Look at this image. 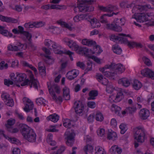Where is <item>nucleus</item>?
Listing matches in <instances>:
<instances>
[{
    "mask_svg": "<svg viewBox=\"0 0 154 154\" xmlns=\"http://www.w3.org/2000/svg\"><path fill=\"white\" fill-rule=\"evenodd\" d=\"M27 72L30 80L27 78V75L25 73L18 72H12L9 75L11 80L5 79V84L8 86L13 85L19 87L29 85L31 87H33L35 89H37L39 86V82L34 79V75L30 71Z\"/></svg>",
    "mask_w": 154,
    "mask_h": 154,
    "instance_id": "nucleus-1",
    "label": "nucleus"
},
{
    "mask_svg": "<svg viewBox=\"0 0 154 154\" xmlns=\"http://www.w3.org/2000/svg\"><path fill=\"white\" fill-rule=\"evenodd\" d=\"M106 91L110 94L109 100L111 103L119 102L124 98L121 88L117 87L114 88L112 85L108 84L106 85Z\"/></svg>",
    "mask_w": 154,
    "mask_h": 154,
    "instance_id": "nucleus-2",
    "label": "nucleus"
},
{
    "mask_svg": "<svg viewBox=\"0 0 154 154\" xmlns=\"http://www.w3.org/2000/svg\"><path fill=\"white\" fill-rule=\"evenodd\" d=\"M149 5L143 6L142 5H137L134 7L132 10L133 13L135 12L133 16L132 19H135L140 22H144L149 21L151 17L147 14L144 13H139L143 10H147L148 9L151 8Z\"/></svg>",
    "mask_w": 154,
    "mask_h": 154,
    "instance_id": "nucleus-3",
    "label": "nucleus"
},
{
    "mask_svg": "<svg viewBox=\"0 0 154 154\" xmlns=\"http://www.w3.org/2000/svg\"><path fill=\"white\" fill-rule=\"evenodd\" d=\"M19 127L21 128L20 131L24 138L30 142H35L36 134L30 127L22 124H20Z\"/></svg>",
    "mask_w": 154,
    "mask_h": 154,
    "instance_id": "nucleus-4",
    "label": "nucleus"
},
{
    "mask_svg": "<svg viewBox=\"0 0 154 154\" xmlns=\"http://www.w3.org/2000/svg\"><path fill=\"white\" fill-rule=\"evenodd\" d=\"M129 37L131 39H133V37L131 36L129 34H125L121 33L119 34V36H117L114 35H112L110 37V39L113 41L118 40L120 41L125 44L128 46L130 48L135 47V42L133 41H129L126 39V37Z\"/></svg>",
    "mask_w": 154,
    "mask_h": 154,
    "instance_id": "nucleus-5",
    "label": "nucleus"
},
{
    "mask_svg": "<svg viewBox=\"0 0 154 154\" xmlns=\"http://www.w3.org/2000/svg\"><path fill=\"white\" fill-rule=\"evenodd\" d=\"M134 137L135 141L138 142H144L146 138L144 129L140 127L135 128L134 131Z\"/></svg>",
    "mask_w": 154,
    "mask_h": 154,
    "instance_id": "nucleus-6",
    "label": "nucleus"
},
{
    "mask_svg": "<svg viewBox=\"0 0 154 154\" xmlns=\"http://www.w3.org/2000/svg\"><path fill=\"white\" fill-rule=\"evenodd\" d=\"M47 86L50 94L53 99L57 101H61L62 98L61 97L57 98L56 95L60 92V88L57 85L51 86L50 82L47 83Z\"/></svg>",
    "mask_w": 154,
    "mask_h": 154,
    "instance_id": "nucleus-7",
    "label": "nucleus"
},
{
    "mask_svg": "<svg viewBox=\"0 0 154 154\" xmlns=\"http://www.w3.org/2000/svg\"><path fill=\"white\" fill-rule=\"evenodd\" d=\"M63 42H65L71 49H74L76 53L79 54L83 55L84 47L79 46L76 42L71 40L67 38H64L63 40Z\"/></svg>",
    "mask_w": 154,
    "mask_h": 154,
    "instance_id": "nucleus-8",
    "label": "nucleus"
},
{
    "mask_svg": "<svg viewBox=\"0 0 154 154\" xmlns=\"http://www.w3.org/2000/svg\"><path fill=\"white\" fill-rule=\"evenodd\" d=\"M78 6L79 11L85 12L86 11H91L93 10V8L88 7L87 3L92 4L95 1V0H78Z\"/></svg>",
    "mask_w": 154,
    "mask_h": 154,
    "instance_id": "nucleus-9",
    "label": "nucleus"
},
{
    "mask_svg": "<svg viewBox=\"0 0 154 154\" xmlns=\"http://www.w3.org/2000/svg\"><path fill=\"white\" fill-rule=\"evenodd\" d=\"M114 65L113 63H108L105 65L104 67L100 68L99 70L106 77L110 79H114V77H113V72H110L107 71L108 69H109L112 71L113 66Z\"/></svg>",
    "mask_w": 154,
    "mask_h": 154,
    "instance_id": "nucleus-10",
    "label": "nucleus"
},
{
    "mask_svg": "<svg viewBox=\"0 0 154 154\" xmlns=\"http://www.w3.org/2000/svg\"><path fill=\"white\" fill-rule=\"evenodd\" d=\"M83 51L84 53L83 55H93L94 54L98 55L102 52L103 50L100 46L97 45L92 49H88L84 47Z\"/></svg>",
    "mask_w": 154,
    "mask_h": 154,
    "instance_id": "nucleus-11",
    "label": "nucleus"
},
{
    "mask_svg": "<svg viewBox=\"0 0 154 154\" xmlns=\"http://www.w3.org/2000/svg\"><path fill=\"white\" fill-rule=\"evenodd\" d=\"M45 45L49 46L52 45V49H51L55 54H63L64 52L61 49V46L54 42H52L51 40L47 39L45 41Z\"/></svg>",
    "mask_w": 154,
    "mask_h": 154,
    "instance_id": "nucleus-12",
    "label": "nucleus"
},
{
    "mask_svg": "<svg viewBox=\"0 0 154 154\" xmlns=\"http://www.w3.org/2000/svg\"><path fill=\"white\" fill-rule=\"evenodd\" d=\"M24 106L23 108L24 111L28 112L32 110L34 108V104L31 100L27 97H24L23 99Z\"/></svg>",
    "mask_w": 154,
    "mask_h": 154,
    "instance_id": "nucleus-13",
    "label": "nucleus"
},
{
    "mask_svg": "<svg viewBox=\"0 0 154 154\" xmlns=\"http://www.w3.org/2000/svg\"><path fill=\"white\" fill-rule=\"evenodd\" d=\"M66 143L68 146H71L74 142L75 134L72 131H67L65 134Z\"/></svg>",
    "mask_w": 154,
    "mask_h": 154,
    "instance_id": "nucleus-14",
    "label": "nucleus"
},
{
    "mask_svg": "<svg viewBox=\"0 0 154 154\" xmlns=\"http://www.w3.org/2000/svg\"><path fill=\"white\" fill-rule=\"evenodd\" d=\"M27 48L26 45H23L20 43H18L16 45L10 44L8 46V50L12 51H22L25 49Z\"/></svg>",
    "mask_w": 154,
    "mask_h": 154,
    "instance_id": "nucleus-15",
    "label": "nucleus"
},
{
    "mask_svg": "<svg viewBox=\"0 0 154 154\" xmlns=\"http://www.w3.org/2000/svg\"><path fill=\"white\" fill-rule=\"evenodd\" d=\"M114 66H113L112 71L113 72V77L117 74H121L123 72L125 69V67L122 64L119 63L116 64L113 63Z\"/></svg>",
    "mask_w": 154,
    "mask_h": 154,
    "instance_id": "nucleus-16",
    "label": "nucleus"
},
{
    "mask_svg": "<svg viewBox=\"0 0 154 154\" xmlns=\"http://www.w3.org/2000/svg\"><path fill=\"white\" fill-rule=\"evenodd\" d=\"M75 112L80 116L82 115L84 112V107L83 104L80 101H77L74 103Z\"/></svg>",
    "mask_w": 154,
    "mask_h": 154,
    "instance_id": "nucleus-17",
    "label": "nucleus"
},
{
    "mask_svg": "<svg viewBox=\"0 0 154 154\" xmlns=\"http://www.w3.org/2000/svg\"><path fill=\"white\" fill-rule=\"evenodd\" d=\"M4 137L7 139L9 142L12 143H15L17 144H19L20 143V142L18 140L15 138H11L5 135L4 134V131L0 130V142H2V139Z\"/></svg>",
    "mask_w": 154,
    "mask_h": 154,
    "instance_id": "nucleus-18",
    "label": "nucleus"
},
{
    "mask_svg": "<svg viewBox=\"0 0 154 154\" xmlns=\"http://www.w3.org/2000/svg\"><path fill=\"white\" fill-rule=\"evenodd\" d=\"M79 73V71L73 69L68 71L66 74V78L69 80H72L77 77Z\"/></svg>",
    "mask_w": 154,
    "mask_h": 154,
    "instance_id": "nucleus-19",
    "label": "nucleus"
},
{
    "mask_svg": "<svg viewBox=\"0 0 154 154\" xmlns=\"http://www.w3.org/2000/svg\"><path fill=\"white\" fill-rule=\"evenodd\" d=\"M89 17V16L86 14H77L73 17V20L74 23H78L84 19L88 20Z\"/></svg>",
    "mask_w": 154,
    "mask_h": 154,
    "instance_id": "nucleus-20",
    "label": "nucleus"
},
{
    "mask_svg": "<svg viewBox=\"0 0 154 154\" xmlns=\"http://www.w3.org/2000/svg\"><path fill=\"white\" fill-rule=\"evenodd\" d=\"M150 115L149 110L146 109H143L139 112V116L142 120H146L148 119Z\"/></svg>",
    "mask_w": 154,
    "mask_h": 154,
    "instance_id": "nucleus-21",
    "label": "nucleus"
},
{
    "mask_svg": "<svg viewBox=\"0 0 154 154\" xmlns=\"http://www.w3.org/2000/svg\"><path fill=\"white\" fill-rule=\"evenodd\" d=\"M107 138L112 140H115L118 138L117 133L112 129L109 130L107 133Z\"/></svg>",
    "mask_w": 154,
    "mask_h": 154,
    "instance_id": "nucleus-22",
    "label": "nucleus"
},
{
    "mask_svg": "<svg viewBox=\"0 0 154 154\" xmlns=\"http://www.w3.org/2000/svg\"><path fill=\"white\" fill-rule=\"evenodd\" d=\"M96 78L98 81L102 84L107 85L109 84L108 81L107 79L104 78L103 76L100 74H97Z\"/></svg>",
    "mask_w": 154,
    "mask_h": 154,
    "instance_id": "nucleus-23",
    "label": "nucleus"
},
{
    "mask_svg": "<svg viewBox=\"0 0 154 154\" xmlns=\"http://www.w3.org/2000/svg\"><path fill=\"white\" fill-rule=\"evenodd\" d=\"M106 28L111 29L116 31L120 32L122 31V27L119 25H116L114 23V22L111 24H107Z\"/></svg>",
    "mask_w": 154,
    "mask_h": 154,
    "instance_id": "nucleus-24",
    "label": "nucleus"
},
{
    "mask_svg": "<svg viewBox=\"0 0 154 154\" xmlns=\"http://www.w3.org/2000/svg\"><path fill=\"white\" fill-rule=\"evenodd\" d=\"M110 109L112 113H115L119 116H122L120 114L121 108L116 104H112L110 108Z\"/></svg>",
    "mask_w": 154,
    "mask_h": 154,
    "instance_id": "nucleus-25",
    "label": "nucleus"
},
{
    "mask_svg": "<svg viewBox=\"0 0 154 154\" xmlns=\"http://www.w3.org/2000/svg\"><path fill=\"white\" fill-rule=\"evenodd\" d=\"M118 14V13H115L113 12L112 14H103L101 16L100 18V21L102 23L105 24V27L106 28V25L107 24H108L107 23V21L106 19V17L108 16L109 17H111L114 14L116 15Z\"/></svg>",
    "mask_w": 154,
    "mask_h": 154,
    "instance_id": "nucleus-26",
    "label": "nucleus"
},
{
    "mask_svg": "<svg viewBox=\"0 0 154 154\" xmlns=\"http://www.w3.org/2000/svg\"><path fill=\"white\" fill-rule=\"evenodd\" d=\"M110 152L112 154H120L122 152V149L118 146L114 145L111 147Z\"/></svg>",
    "mask_w": 154,
    "mask_h": 154,
    "instance_id": "nucleus-27",
    "label": "nucleus"
},
{
    "mask_svg": "<svg viewBox=\"0 0 154 154\" xmlns=\"http://www.w3.org/2000/svg\"><path fill=\"white\" fill-rule=\"evenodd\" d=\"M18 28L19 33L25 36L28 40L30 41L32 37L31 34L27 32H24L23 28L21 26H19Z\"/></svg>",
    "mask_w": 154,
    "mask_h": 154,
    "instance_id": "nucleus-28",
    "label": "nucleus"
},
{
    "mask_svg": "<svg viewBox=\"0 0 154 154\" xmlns=\"http://www.w3.org/2000/svg\"><path fill=\"white\" fill-rule=\"evenodd\" d=\"M88 20L90 21L91 26L92 28H98L100 26V23L96 18H93V19H91V20H89V19H90V16Z\"/></svg>",
    "mask_w": 154,
    "mask_h": 154,
    "instance_id": "nucleus-29",
    "label": "nucleus"
},
{
    "mask_svg": "<svg viewBox=\"0 0 154 154\" xmlns=\"http://www.w3.org/2000/svg\"><path fill=\"white\" fill-rule=\"evenodd\" d=\"M82 44L84 45L88 46L96 45V42L94 41L87 39H84L82 40Z\"/></svg>",
    "mask_w": 154,
    "mask_h": 154,
    "instance_id": "nucleus-30",
    "label": "nucleus"
},
{
    "mask_svg": "<svg viewBox=\"0 0 154 154\" xmlns=\"http://www.w3.org/2000/svg\"><path fill=\"white\" fill-rule=\"evenodd\" d=\"M118 83L125 87H128L131 84L130 80L125 78L119 79L118 81Z\"/></svg>",
    "mask_w": 154,
    "mask_h": 154,
    "instance_id": "nucleus-31",
    "label": "nucleus"
},
{
    "mask_svg": "<svg viewBox=\"0 0 154 154\" xmlns=\"http://www.w3.org/2000/svg\"><path fill=\"white\" fill-rule=\"evenodd\" d=\"M0 33L3 35L8 37H11L13 36L12 33L8 30L4 29V27L0 26Z\"/></svg>",
    "mask_w": 154,
    "mask_h": 154,
    "instance_id": "nucleus-32",
    "label": "nucleus"
},
{
    "mask_svg": "<svg viewBox=\"0 0 154 154\" xmlns=\"http://www.w3.org/2000/svg\"><path fill=\"white\" fill-rule=\"evenodd\" d=\"M0 20L3 21H5L7 22H12L16 23L17 22V20L11 18L5 17L0 14Z\"/></svg>",
    "mask_w": 154,
    "mask_h": 154,
    "instance_id": "nucleus-33",
    "label": "nucleus"
},
{
    "mask_svg": "<svg viewBox=\"0 0 154 154\" xmlns=\"http://www.w3.org/2000/svg\"><path fill=\"white\" fill-rule=\"evenodd\" d=\"M63 96L65 99L68 100L70 99V91L69 88L65 87L63 89Z\"/></svg>",
    "mask_w": 154,
    "mask_h": 154,
    "instance_id": "nucleus-34",
    "label": "nucleus"
},
{
    "mask_svg": "<svg viewBox=\"0 0 154 154\" xmlns=\"http://www.w3.org/2000/svg\"><path fill=\"white\" fill-rule=\"evenodd\" d=\"M57 23L62 27L66 28L70 30H72V28L71 26L68 23L62 20H60L57 21Z\"/></svg>",
    "mask_w": 154,
    "mask_h": 154,
    "instance_id": "nucleus-35",
    "label": "nucleus"
},
{
    "mask_svg": "<svg viewBox=\"0 0 154 154\" xmlns=\"http://www.w3.org/2000/svg\"><path fill=\"white\" fill-rule=\"evenodd\" d=\"M48 120H50L54 122H57L59 119V116L55 114H54L48 116L47 118Z\"/></svg>",
    "mask_w": 154,
    "mask_h": 154,
    "instance_id": "nucleus-36",
    "label": "nucleus"
},
{
    "mask_svg": "<svg viewBox=\"0 0 154 154\" xmlns=\"http://www.w3.org/2000/svg\"><path fill=\"white\" fill-rule=\"evenodd\" d=\"M100 9L103 11L105 12H112L115 11L116 9H117L116 7L111 6L108 7H105L103 6H100L99 7Z\"/></svg>",
    "mask_w": 154,
    "mask_h": 154,
    "instance_id": "nucleus-37",
    "label": "nucleus"
},
{
    "mask_svg": "<svg viewBox=\"0 0 154 154\" xmlns=\"http://www.w3.org/2000/svg\"><path fill=\"white\" fill-rule=\"evenodd\" d=\"M143 85L141 82L137 80L134 81L132 84L133 88L136 90H139L142 86Z\"/></svg>",
    "mask_w": 154,
    "mask_h": 154,
    "instance_id": "nucleus-38",
    "label": "nucleus"
},
{
    "mask_svg": "<svg viewBox=\"0 0 154 154\" xmlns=\"http://www.w3.org/2000/svg\"><path fill=\"white\" fill-rule=\"evenodd\" d=\"M83 150L86 154L92 153L94 150V147L91 145H87L84 147Z\"/></svg>",
    "mask_w": 154,
    "mask_h": 154,
    "instance_id": "nucleus-39",
    "label": "nucleus"
},
{
    "mask_svg": "<svg viewBox=\"0 0 154 154\" xmlns=\"http://www.w3.org/2000/svg\"><path fill=\"white\" fill-rule=\"evenodd\" d=\"M15 122V120L12 119H10L7 121L5 126L8 131L11 129L12 127V126L14 124Z\"/></svg>",
    "mask_w": 154,
    "mask_h": 154,
    "instance_id": "nucleus-40",
    "label": "nucleus"
},
{
    "mask_svg": "<svg viewBox=\"0 0 154 154\" xmlns=\"http://www.w3.org/2000/svg\"><path fill=\"white\" fill-rule=\"evenodd\" d=\"M38 69L41 75L45 76L46 75L45 68L43 63L40 62L38 63Z\"/></svg>",
    "mask_w": 154,
    "mask_h": 154,
    "instance_id": "nucleus-41",
    "label": "nucleus"
},
{
    "mask_svg": "<svg viewBox=\"0 0 154 154\" xmlns=\"http://www.w3.org/2000/svg\"><path fill=\"white\" fill-rule=\"evenodd\" d=\"M119 128L120 129V133L122 134H124L128 129L127 125L124 123L121 124L119 126Z\"/></svg>",
    "mask_w": 154,
    "mask_h": 154,
    "instance_id": "nucleus-42",
    "label": "nucleus"
},
{
    "mask_svg": "<svg viewBox=\"0 0 154 154\" xmlns=\"http://www.w3.org/2000/svg\"><path fill=\"white\" fill-rule=\"evenodd\" d=\"M126 22V20L124 18L120 19H116L114 21V23L116 25H120L122 26H124Z\"/></svg>",
    "mask_w": 154,
    "mask_h": 154,
    "instance_id": "nucleus-43",
    "label": "nucleus"
},
{
    "mask_svg": "<svg viewBox=\"0 0 154 154\" xmlns=\"http://www.w3.org/2000/svg\"><path fill=\"white\" fill-rule=\"evenodd\" d=\"M22 64L23 66L27 67H28L33 70L34 72V73L35 75H37L38 72L37 69L36 68L33 67L31 65H30L26 61L22 62Z\"/></svg>",
    "mask_w": 154,
    "mask_h": 154,
    "instance_id": "nucleus-44",
    "label": "nucleus"
},
{
    "mask_svg": "<svg viewBox=\"0 0 154 154\" xmlns=\"http://www.w3.org/2000/svg\"><path fill=\"white\" fill-rule=\"evenodd\" d=\"M88 58L91 59L96 63L101 64L102 63V60L94 55H85Z\"/></svg>",
    "mask_w": 154,
    "mask_h": 154,
    "instance_id": "nucleus-45",
    "label": "nucleus"
},
{
    "mask_svg": "<svg viewBox=\"0 0 154 154\" xmlns=\"http://www.w3.org/2000/svg\"><path fill=\"white\" fill-rule=\"evenodd\" d=\"M51 9H55L57 10H61L66 9V6L64 5H50Z\"/></svg>",
    "mask_w": 154,
    "mask_h": 154,
    "instance_id": "nucleus-46",
    "label": "nucleus"
},
{
    "mask_svg": "<svg viewBox=\"0 0 154 154\" xmlns=\"http://www.w3.org/2000/svg\"><path fill=\"white\" fill-rule=\"evenodd\" d=\"M112 50L116 54H121L122 50L117 45H113L112 47Z\"/></svg>",
    "mask_w": 154,
    "mask_h": 154,
    "instance_id": "nucleus-47",
    "label": "nucleus"
},
{
    "mask_svg": "<svg viewBox=\"0 0 154 154\" xmlns=\"http://www.w3.org/2000/svg\"><path fill=\"white\" fill-rule=\"evenodd\" d=\"M53 136L51 134H49L47 138V142L51 145L54 146L56 144L55 141L52 140Z\"/></svg>",
    "mask_w": 154,
    "mask_h": 154,
    "instance_id": "nucleus-48",
    "label": "nucleus"
},
{
    "mask_svg": "<svg viewBox=\"0 0 154 154\" xmlns=\"http://www.w3.org/2000/svg\"><path fill=\"white\" fill-rule=\"evenodd\" d=\"M97 95L98 92L97 91H91L89 94V97L88 98V100L94 99H95V97H96Z\"/></svg>",
    "mask_w": 154,
    "mask_h": 154,
    "instance_id": "nucleus-49",
    "label": "nucleus"
},
{
    "mask_svg": "<svg viewBox=\"0 0 154 154\" xmlns=\"http://www.w3.org/2000/svg\"><path fill=\"white\" fill-rule=\"evenodd\" d=\"M95 119L97 121L101 122L104 120V117L102 114L100 112H97L95 115Z\"/></svg>",
    "mask_w": 154,
    "mask_h": 154,
    "instance_id": "nucleus-50",
    "label": "nucleus"
},
{
    "mask_svg": "<svg viewBox=\"0 0 154 154\" xmlns=\"http://www.w3.org/2000/svg\"><path fill=\"white\" fill-rule=\"evenodd\" d=\"M97 133L98 136L103 137L105 135V129L103 128H99L97 130Z\"/></svg>",
    "mask_w": 154,
    "mask_h": 154,
    "instance_id": "nucleus-51",
    "label": "nucleus"
},
{
    "mask_svg": "<svg viewBox=\"0 0 154 154\" xmlns=\"http://www.w3.org/2000/svg\"><path fill=\"white\" fill-rule=\"evenodd\" d=\"M71 121L68 119H64L63 120V125L67 128H69L72 126Z\"/></svg>",
    "mask_w": 154,
    "mask_h": 154,
    "instance_id": "nucleus-52",
    "label": "nucleus"
},
{
    "mask_svg": "<svg viewBox=\"0 0 154 154\" xmlns=\"http://www.w3.org/2000/svg\"><path fill=\"white\" fill-rule=\"evenodd\" d=\"M95 154H106L105 151L102 148L97 146L95 148Z\"/></svg>",
    "mask_w": 154,
    "mask_h": 154,
    "instance_id": "nucleus-53",
    "label": "nucleus"
},
{
    "mask_svg": "<svg viewBox=\"0 0 154 154\" xmlns=\"http://www.w3.org/2000/svg\"><path fill=\"white\" fill-rule=\"evenodd\" d=\"M110 125L113 128H117V122L116 119L115 118L112 119L110 120Z\"/></svg>",
    "mask_w": 154,
    "mask_h": 154,
    "instance_id": "nucleus-54",
    "label": "nucleus"
},
{
    "mask_svg": "<svg viewBox=\"0 0 154 154\" xmlns=\"http://www.w3.org/2000/svg\"><path fill=\"white\" fill-rule=\"evenodd\" d=\"M150 69L149 68H146L142 69L141 71V74L143 76L148 77Z\"/></svg>",
    "mask_w": 154,
    "mask_h": 154,
    "instance_id": "nucleus-55",
    "label": "nucleus"
},
{
    "mask_svg": "<svg viewBox=\"0 0 154 154\" xmlns=\"http://www.w3.org/2000/svg\"><path fill=\"white\" fill-rule=\"evenodd\" d=\"M4 102L6 105L12 107L14 105V102L11 97L9 98V99L5 101Z\"/></svg>",
    "mask_w": 154,
    "mask_h": 154,
    "instance_id": "nucleus-56",
    "label": "nucleus"
},
{
    "mask_svg": "<svg viewBox=\"0 0 154 154\" xmlns=\"http://www.w3.org/2000/svg\"><path fill=\"white\" fill-rule=\"evenodd\" d=\"M142 60L144 63L148 66H150L152 65V63L150 60L147 57L144 56L143 57Z\"/></svg>",
    "mask_w": 154,
    "mask_h": 154,
    "instance_id": "nucleus-57",
    "label": "nucleus"
},
{
    "mask_svg": "<svg viewBox=\"0 0 154 154\" xmlns=\"http://www.w3.org/2000/svg\"><path fill=\"white\" fill-rule=\"evenodd\" d=\"M2 98L4 102L11 98L9 95L7 93L3 92L2 95Z\"/></svg>",
    "mask_w": 154,
    "mask_h": 154,
    "instance_id": "nucleus-58",
    "label": "nucleus"
},
{
    "mask_svg": "<svg viewBox=\"0 0 154 154\" xmlns=\"http://www.w3.org/2000/svg\"><path fill=\"white\" fill-rule=\"evenodd\" d=\"M46 130L49 132H57L58 130L54 126H50L46 129Z\"/></svg>",
    "mask_w": 154,
    "mask_h": 154,
    "instance_id": "nucleus-59",
    "label": "nucleus"
},
{
    "mask_svg": "<svg viewBox=\"0 0 154 154\" xmlns=\"http://www.w3.org/2000/svg\"><path fill=\"white\" fill-rule=\"evenodd\" d=\"M36 102L38 105H44L46 101L42 98H39L36 99Z\"/></svg>",
    "mask_w": 154,
    "mask_h": 154,
    "instance_id": "nucleus-60",
    "label": "nucleus"
},
{
    "mask_svg": "<svg viewBox=\"0 0 154 154\" xmlns=\"http://www.w3.org/2000/svg\"><path fill=\"white\" fill-rule=\"evenodd\" d=\"M8 65L4 61H2L0 63V69L2 70L6 69L8 68Z\"/></svg>",
    "mask_w": 154,
    "mask_h": 154,
    "instance_id": "nucleus-61",
    "label": "nucleus"
},
{
    "mask_svg": "<svg viewBox=\"0 0 154 154\" xmlns=\"http://www.w3.org/2000/svg\"><path fill=\"white\" fill-rule=\"evenodd\" d=\"M88 106L91 109H94L96 106V103L94 101H89L87 103Z\"/></svg>",
    "mask_w": 154,
    "mask_h": 154,
    "instance_id": "nucleus-62",
    "label": "nucleus"
},
{
    "mask_svg": "<svg viewBox=\"0 0 154 154\" xmlns=\"http://www.w3.org/2000/svg\"><path fill=\"white\" fill-rule=\"evenodd\" d=\"M19 65V62L17 60L14 59L12 60L11 63V67L13 68L18 67Z\"/></svg>",
    "mask_w": 154,
    "mask_h": 154,
    "instance_id": "nucleus-63",
    "label": "nucleus"
},
{
    "mask_svg": "<svg viewBox=\"0 0 154 154\" xmlns=\"http://www.w3.org/2000/svg\"><path fill=\"white\" fill-rule=\"evenodd\" d=\"M13 154H20L21 150L20 149L17 147L14 148L12 150Z\"/></svg>",
    "mask_w": 154,
    "mask_h": 154,
    "instance_id": "nucleus-64",
    "label": "nucleus"
}]
</instances>
